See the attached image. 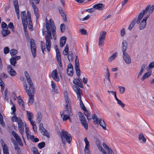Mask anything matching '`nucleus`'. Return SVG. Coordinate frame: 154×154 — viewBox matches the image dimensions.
I'll use <instances>...</instances> for the list:
<instances>
[{
    "label": "nucleus",
    "instance_id": "nucleus-31",
    "mask_svg": "<svg viewBox=\"0 0 154 154\" xmlns=\"http://www.w3.org/2000/svg\"><path fill=\"white\" fill-rule=\"evenodd\" d=\"M27 117L29 121H31L33 117L32 113L28 111H26Z\"/></svg>",
    "mask_w": 154,
    "mask_h": 154
},
{
    "label": "nucleus",
    "instance_id": "nucleus-40",
    "mask_svg": "<svg viewBox=\"0 0 154 154\" xmlns=\"http://www.w3.org/2000/svg\"><path fill=\"white\" fill-rule=\"evenodd\" d=\"M117 56V53L116 52L114 53L112 56L109 57L108 59V61L109 62L112 61Z\"/></svg>",
    "mask_w": 154,
    "mask_h": 154
},
{
    "label": "nucleus",
    "instance_id": "nucleus-22",
    "mask_svg": "<svg viewBox=\"0 0 154 154\" xmlns=\"http://www.w3.org/2000/svg\"><path fill=\"white\" fill-rule=\"evenodd\" d=\"M73 89L76 92L77 95V98L79 97V98L80 97H81L80 89L78 86L75 85L73 87Z\"/></svg>",
    "mask_w": 154,
    "mask_h": 154
},
{
    "label": "nucleus",
    "instance_id": "nucleus-62",
    "mask_svg": "<svg viewBox=\"0 0 154 154\" xmlns=\"http://www.w3.org/2000/svg\"><path fill=\"white\" fill-rule=\"evenodd\" d=\"M65 29V26L63 24H61L60 25V30L62 32H63Z\"/></svg>",
    "mask_w": 154,
    "mask_h": 154
},
{
    "label": "nucleus",
    "instance_id": "nucleus-17",
    "mask_svg": "<svg viewBox=\"0 0 154 154\" xmlns=\"http://www.w3.org/2000/svg\"><path fill=\"white\" fill-rule=\"evenodd\" d=\"M61 117L62 118V119L63 121H66L67 119H70V117L71 116H70L69 113L67 112L66 110L64 111L63 113L61 114Z\"/></svg>",
    "mask_w": 154,
    "mask_h": 154
},
{
    "label": "nucleus",
    "instance_id": "nucleus-39",
    "mask_svg": "<svg viewBox=\"0 0 154 154\" xmlns=\"http://www.w3.org/2000/svg\"><path fill=\"white\" fill-rule=\"evenodd\" d=\"M151 75V73L150 72H148L145 73L142 78V80H144L145 79L149 77Z\"/></svg>",
    "mask_w": 154,
    "mask_h": 154
},
{
    "label": "nucleus",
    "instance_id": "nucleus-20",
    "mask_svg": "<svg viewBox=\"0 0 154 154\" xmlns=\"http://www.w3.org/2000/svg\"><path fill=\"white\" fill-rule=\"evenodd\" d=\"M73 83L81 88H83V86L79 79H74L73 80Z\"/></svg>",
    "mask_w": 154,
    "mask_h": 154
},
{
    "label": "nucleus",
    "instance_id": "nucleus-2",
    "mask_svg": "<svg viewBox=\"0 0 154 154\" xmlns=\"http://www.w3.org/2000/svg\"><path fill=\"white\" fill-rule=\"evenodd\" d=\"M46 24L47 31L44 32L42 30L43 34L45 35V38H52V35L53 38H56V28L53 20L50 19L48 21L46 18Z\"/></svg>",
    "mask_w": 154,
    "mask_h": 154
},
{
    "label": "nucleus",
    "instance_id": "nucleus-18",
    "mask_svg": "<svg viewBox=\"0 0 154 154\" xmlns=\"http://www.w3.org/2000/svg\"><path fill=\"white\" fill-rule=\"evenodd\" d=\"M24 20L22 21V24L23 26V30L24 32L25 35L27 38H29V35L28 34V32L26 30L27 29V23H25Z\"/></svg>",
    "mask_w": 154,
    "mask_h": 154
},
{
    "label": "nucleus",
    "instance_id": "nucleus-58",
    "mask_svg": "<svg viewBox=\"0 0 154 154\" xmlns=\"http://www.w3.org/2000/svg\"><path fill=\"white\" fill-rule=\"evenodd\" d=\"M148 67L150 69L154 68V61L151 62L148 66Z\"/></svg>",
    "mask_w": 154,
    "mask_h": 154
},
{
    "label": "nucleus",
    "instance_id": "nucleus-57",
    "mask_svg": "<svg viewBox=\"0 0 154 154\" xmlns=\"http://www.w3.org/2000/svg\"><path fill=\"white\" fill-rule=\"evenodd\" d=\"M82 125L84 126L86 130H87L88 128V126L86 121L83 122L81 123Z\"/></svg>",
    "mask_w": 154,
    "mask_h": 154
},
{
    "label": "nucleus",
    "instance_id": "nucleus-1",
    "mask_svg": "<svg viewBox=\"0 0 154 154\" xmlns=\"http://www.w3.org/2000/svg\"><path fill=\"white\" fill-rule=\"evenodd\" d=\"M154 8V5L151 6L150 5H149L146 7L145 9L143 10L139 14L136 23L139 24L143 17V16L147 14L146 16L143 17L142 20L140 22L139 25L140 29L142 30L145 28L146 26V21L148 18L150 16L151 14H152Z\"/></svg>",
    "mask_w": 154,
    "mask_h": 154
},
{
    "label": "nucleus",
    "instance_id": "nucleus-5",
    "mask_svg": "<svg viewBox=\"0 0 154 154\" xmlns=\"http://www.w3.org/2000/svg\"><path fill=\"white\" fill-rule=\"evenodd\" d=\"M22 22V21L24 20L25 23H28V20H31L30 14L29 11H27V14L26 15L25 11L21 12V14Z\"/></svg>",
    "mask_w": 154,
    "mask_h": 154
},
{
    "label": "nucleus",
    "instance_id": "nucleus-63",
    "mask_svg": "<svg viewBox=\"0 0 154 154\" xmlns=\"http://www.w3.org/2000/svg\"><path fill=\"white\" fill-rule=\"evenodd\" d=\"M75 69H77L79 68V62L78 60L77 62V61L76 59L75 60Z\"/></svg>",
    "mask_w": 154,
    "mask_h": 154
},
{
    "label": "nucleus",
    "instance_id": "nucleus-28",
    "mask_svg": "<svg viewBox=\"0 0 154 154\" xmlns=\"http://www.w3.org/2000/svg\"><path fill=\"white\" fill-rule=\"evenodd\" d=\"M1 32L3 37H5L9 34L10 32L7 29H3L2 30Z\"/></svg>",
    "mask_w": 154,
    "mask_h": 154
},
{
    "label": "nucleus",
    "instance_id": "nucleus-49",
    "mask_svg": "<svg viewBox=\"0 0 154 154\" xmlns=\"http://www.w3.org/2000/svg\"><path fill=\"white\" fill-rule=\"evenodd\" d=\"M1 28L2 29H8V26L6 23L4 22H2L1 23Z\"/></svg>",
    "mask_w": 154,
    "mask_h": 154
},
{
    "label": "nucleus",
    "instance_id": "nucleus-12",
    "mask_svg": "<svg viewBox=\"0 0 154 154\" xmlns=\"http://www.w3.org/2000/svg\"><path fill=\"white\" fill-rule=\"evenodd\" d=\"M123 58L126 63L130 64L131 63V59L130 56L126 53H123Z\"/></svg>",
    "mask_w": 154,
    "mask_h": 154
},
{
    "label": "nucleus",
    "instance_id": "nucleus-37",
    "mask_svg": "<svg viewBox=\"0 0 154 154\" xmlns=\"http://www.w3.org/2000/svg\"><path fill=\"white\" fill-rule=\"evenodd\" d=\"M37 115V117L36 121L38 123H39L42 120V115L40 112H38Z\"/></svg>",
    "mask_w": 154,
    "mask_h": 154
},
{
    "label": "nucleus",
    "instance_id": "nucleus-10",
    "mask_svg": "<svg viewBox=\"0 0 154 154\" xmlns=\"http://www.w3.org/2000/svg\"><path fill=\"white\" fill-rule=\"evenodd\" d=\"M24 74L26 77L27 81L29 85V87L28 88H32V87H34L33 83L32 82L31 79L29 74L27 71L24 72Z\"/></svg>",
    "mask_w": 154,
    "mask_h": 154
},
{
    "label": "nucleus",
    "instance_id": "nucleus-14",
    "mask_svg": "<svg viewBox=\"0 0 154 154\" xmlns=\"http://www.w3.org/2000/svg\"><path fill=\"white\" fill-rule=\"evenodd\" d=\"M51 77L54 80L57 82H58L60 80L59 77L58 75V73L56 69H55L52 71Z\"/></svg>",
    "mask_w": 154,
    "mask_h": 154
},
{
    "label": "nucleus",
    "instance_id": "nucleus-29",
    "mask_svg": "<svg viewBox=\"0 0 154 154\" xmlns=\"http://www.w3.org/2000/svg\"><path fill=\"white\" fill-rule=\"evenodd\" d=\"M68 59L69 62H71L73 58V54L71 51H69L68 54Z\"/></svg>",
    "mask_w": 154,
    "mask_h": 154
},
{
    "label": "nucleus",
    "instance_id": "nucleus-16",
    "mask_svg": "<svg viewBox=\"0 0 154 154\" xmlns=\"http://www.w3.org/2000/svg\"><path fill=\"white\" fill-rule=\"evenodd\" d=\"M7 70L9 74L12 76H14L17 74L16 71L12 68L10 65H8Z\"/></svg>",
    "mask_w": 154,
    "mask_h": 154
},
{
    "label": "nucleus",
    "instance_id": "nucleus-55",
    "mask_svg": "<svg viewBox=\"0 0 154 154\" xmlns=\"http://www.w3.org/2000/svg\"><path fill=\"white\" fill-rule=\"evenodd\" d=\"M84 141L85 144V147H89L90 146L89 142L87 138L85 137L84 138Z\"/></svg>",
    "mask_w": 154,
    "mask_h": 154
},
{
    "label": "nucleus",
    "instance_id": "nucleus-53",
    "mask_svg": "<svg viewBox=\"0 0 154 154\" xmlns=\"http://www.w3.org/2000/svg\"><path fill=\"white\" fill-rule=\"evenodd\" d=\"M32 150L34 154H40L37 149L35 147L32 148Z\"/></svg>",
    "mask_w": 154,
    "mask_h": 154
},
{
    "label": "nucleus",
    "instance_id": "nucleus-19",
    "mask_svg": "<svg viewBox=\"0 0 154 154\" xmlns=\"http://www.w3.org/2000/svg\"><path fill=\"white\" fill-rule=\"evenodd\" d=\"M51 85L52 87L53 91L54 92V93H57L58 92V87L56 86V84L53 81H51Z\"/></svg>",
    "mask_w": 154,
    "mask_h": 154
},
{
    "label": "nucleus",
    "instance_id": "nucleus-32",
    "mask_svg": "<svg viewBox=\"0 0 154 154\" xmlns=\"http://www.w3.org/2000/svg\"><path fill=\"white\" fill-rule=\"evenodd\" d=\"M3 149L4 154H9L8 148L6 144H4L3 147Z\"/></svg>",
    "mask_w": 154,
    "mask_h": 154
},
{
    "label": "nucleus",
    "instance_id": "nucleus-45",
    "mask_svg": "<svg viewBox=\"0 0 154 154\" xmlns=\"http://www.w3.org/2000/svg\"><path fill=\"white\" fill-rule=\"evenodd\" d=\"M20 119V118H18L16 116V115H14L12 118V121L13 122H19V119Z\"/></svg>",
    "mask_w": 154,
    "mask_h": 154
},
{
    "label": "nucleus",
    "instance_id": "nucleus-59",
    "mask_svg": "<svg viewBox=\"0 0 154 154\" xmlns=\"http://www.w3.org/2000/svg\"><path fill=\"white\" fill-rule=\"evenodd\" d=\"M9 52V49L8 47H5L4 48V52L5 54L8 53Z\"/></svg>",
    "mask_w": 154,
    "mask_h": 154
},
{
    "label": "nucleus",
    "instance_id": "nucleus-21",
    "mask_svg": "<svg viewBox=\"0 0 154 154\" xmlns=\"http://www.w3.org/2000/svg\"><path fill=\"white\" fill-rule=\"evenodd\" d=\"M122 50L123 53L125 52L127 48V42L125 40H123L122 43Z\"/></svg>",
    "mask_w": 154,
    "mask_h": 154
},
{
    "label": "nucleus",
    "instance_id": "nucleus-24",
    "mask_svg": "<svg viewBox=\"0 0 154 154\" xmlns=\"http://www.w3.org/2000/svg\"><path fill=\"white\" fill-rule=\"evenodd\" d=\"M78 115L79 120L80 121L81 123L83 122L86 121L85 117L82 112H79L78 113Z\"/></svg>",
    "mask_w": 154,
    "mask_h": 154
},
{
    "label": "nucleus",
    "instance_id": "nucleus-60",
    "mask_svg": "<svg viewBox=\"0 0 154 154\" xmlns=\"http://www.w3.org/2000/svg\"><path fill=\"white\" fill-rule=\"evenodd\" d=\"M31 5L34 11H38V8L34 3H33Z\"/></svg>",
    "mask_w": 154,
    "mask_h": 154
},
{
    "label": "nucleus",
    "instance_id": "nucleus-42",
    "mask_svg": "<svg viewBox=\"0 0 154 154\" xmlns=\"http://www.w3.org/2000/svg\"><path fill=\"white\" fill-rule=\"evenodd\" d=\"M106 32L103 31L101 32L100 34V36L99 38H104L105 37Z\"/></svg>",
    "mask_w": 154,
    "mask_h": 154
},
{
    "label": "nucleus",
    "instance_id": "nucleus-23",
    "mask_svg": "<svg viewBox=\"0 0 154 154\" xmlns=\"http://www.w3.org/2000/svg\"><path fill=\"white\" fill-rule=\"evenodd\" d=\"M104 6L102 4H97L94 5L93 6V8L99 10H101L103 8Z\"/></svg>",
    "mask_w": 154,
    "mask_h": 154
},
{
    "label": "nucleus",
    "instance_id": "nucleus-34",
    "mask_svg": "<svg viewBox=\"0 0 154 154\" xmlns=\"http://www.w3.org/2000/svg\"><path fill=\"white\" fill-rule=\"evenodd\" d=\"M56 57L57 60H61V56L60 54V52H59V51L58 49V48L57 47V49H56Z\"/></svg>",
    "mask_w": 154,
    "mask_h": 154
},
{
    "label": "nucleus",
    "instance_id": "nucleus-46",
    "mask_svg": "<svg viewBox=\"0 0 154 154\" xmlns=\"http://www.w3.org/2000/svg\"><path fill=\"white\" fill-rule=\"evenodd\" d=\"M104 40L105 39H99L98 44L100 47H102L104 45Z\"/></svg>",
    "mask_w": 154,
    "mask_h": 154
},
{
    "label": "nucleus",
    "instance_id": "nucleus-51",
    "mask_svg": "<svg viewBox=\"0 0 154 154\" xmlns=\"http://www.w3.org/2000/svg\"><path fill=\"white\" fill-rule=\"evenodd\" d=\"M17 53V51L15 49H12L11 50L10 54L11 56H14Z\"/></svg>",
    "mask_w": 154,
    "mask_h": 154
},
{
    "label": "nucleus",
    "instance_id": "nucleus-48",
    "mask_svg": "<svg viewBox=\"0 0 154 154\" xmlns=\"http://www.w3.org/2000/svg\"><path fill=\"white\" fill-rule=\"evenodd\" d=\"M119 92L121 94H122L125 92V89L124 87L119 86Z\"/></svg>",
    "mask_w": 154,
    "mask_h": 154
},
{
    "label": "nucleus",
    "instance_id": "nucleus-25",
    "mask_svg": "<svg viewBox=\"0 0 154 154\" xmlns=\"http://www.w3.org/2000/svg\"><path fill=\"white\" fill-rule=\"evenodd\" d=\"M46 47L48 51H49L51 49V42L50 39H46Z\"/></svg>",
    "mask_w": 154,
    "mask_h": 154
},
{
    "label": "nucleus",
    "instance_id": "nucleus-3",
    "mask_svg": "<svg viewBox=\"0 0 154 154\" xmlns=\"http://www.w3.org/2000/svg\"><path fill=\"white\" fill-rule=\"evenodd\" d=\"M24 88L29 97L28 104L29 105L32 104L34 101V94L35 93V88L34 87L32 88H28V86L26 85L25 86L24 85Z\"/></svg>",
    "mask_w": 154,
    "mask_h": 154
},
{
    "label": "nucleus",
    "instance_id": "nucleus-13",
    "mask_svg": "<svg viewBox=\"0 0 154 154\" xmlns=\"http://www.w3.org/2000/svg\"><path fill=\"white\" fill-rule=\"evenodd\" d=\"M66 71L68 75L70 76H72L73 75V66L72 64L69 63L68 64L66 69Z\"/></svg>",
    "mask_w": 154,
    "mask_h": 154
},
{
    "label": "nucleus",
    "instance_id": "nucleus-27",
    "mask_svg": "<svg viewBox=\"0 0 154 154\" xmlns=\"http://www.w3.org/2000/svg\"><path fill=\"white\" fill-rule=\"evenodd\" d=\"M136 20L137 18H135L132 20L128 27V29L131 30L132 29V28L134 26L135 24V21H136Z\"/></svg>",
    "mask_w": 154,
    "mask_h": 154
},
{
    "label": "nucleus",
    "instance_id": "nucleus-9",
    "mask_svg": "<svg viewBox=\"0 0 154 154\" xmlns=\"http://www.w3.org/2000/svg\"><path fill=\"white\" fill-rule=\"evenodd\" d=\"M18 124V128L19 132L22 135H23L24 133V124L22 121V120L21 119H19V122H17ZM23 137V136H22Z\"/></svg>",
    "mask_w": 154,
    "mask_h": 154
},
{
    "label": "nucleus",
    "instance_id": "nucleus-38",
    "mask_svg": "<svg viewBox=\"0 0 154 154\" xmlns=\"http://www.w3.org/2000/svg\"><path fill=\"white\" fill-rule=\"evenodd\" d=\"M20 107L23 110H25V105L23 101L21 99L18 101Z\"/></svg>",
    "mask_w": 154,
    "mask_h": 154
},
{
    "label": "nucleus",
    "instance_id": "nucleus-15",
    "mask_svg": "<svg viewBox=\"0 0 154 154\" xmlns=\"http://www.w3.org/2000/svg\"><path fill=\"white\" fill-rule=\"evenodd\" d=\"M20 58V56L12 57L10 60L11 64L14 66H15L17 63V60H19Z\"/></svg>",
    "mask_w": 154,
    "mask_h": 154
},
{
    "label": "nucleus",
    "instance_id": "nucleus-4",
    "mask_svg": "<svg viewBox=\"0 0 154 154\" xmlns=\"http://www.w3.org/2000/svg\"><path fill=\"white\" fill-rule=\"evenodd\" d=\"M60 136L62 143L65 144L67 141L70 143L72 140V137L71 135L67 132L62 130L60 133Z\"/></svg>",
    "mask_w": 154,
    "mask_h": 154
},
{
    "label": "nucleus",
    "instance_id": "nucleus-33",
    "mask_svg": "<svg viewBox=\"0 0 154 154\" xmlns=\"http://www.w3.org/2000/svg\"><path fill=\"white\" fill-rule=\"evenodd\" d=\"M80 98L79 97H78V99L80 101V105L81 108L82 109V110H83L84 111H85V110H86V108L85 107L84 104L83 103L81 99V97H80Z\"/></svg>",
    "mask_w": 154,
    "mask_h": 154
},
{
    "label": "nucleus",
    "instance_id": "nucleus-64",
    "mask_svg": "<svg viewBox=\"0 0 154 154\" xmlns=\"http://www.w3.org/2000/svg\"><path fill=\"white\" fill-rule=\"evenodd\" d=\"M80 32L81 34L83 35H85L87 33L86 30L83 29H80Z\"/></svg>",
    "mask_w": 154,
    "mask_h": 154
},
{
    "label": "nucleus",
    "instance_id": "nucleus-30",
    "mask_svg": "<svg viewBox=\"0 0 154 154\" xmlns=\"http://www.w3.org/2000/svg\"><path fill=\"white\" fill-rule=\"evenodd\" d=\"M139 139L141 140L140 142L145 143L146 141V139L144 137L142 133H141L139 135Z\"/></svg>",
    "mask_w": 154,
    "mask_h": 154
},
{
    "label": "nucleus",
    "instance_id": "nucleus-7",
    "mask_svg": "<svg viewBox=\"0 0 154 154\" xmlns=\"http://www.w3.org/2000/svg\"><path fill=\"white\" fill-rule=\"evenodd\" d=\"M65 100L66 102V110L67 112L69 113L70 116H72V112L71 108L70 102L68 100V97L66 96L65 97Z\"/></svg>",
    "mask_w": 154,
    "mask_h": 154
},
{
    "label": "nucleus",
    "instance_id": "nucleus-56",
    "mask_svg": "<svg viewBox=\"0 0 154 154\" xmlns=\"http://www.w3.org/2000/svg\"><path fill=\"white\" fill-rule=\"evenodd\" d=\"M84 141L85 144V147H89L90 146L89 142L87 138L85 137L84 138Z\"/></svg>",
    "mask_w": 154,
    "mask_h": 154
},
{
    "label": "nucleus",
    "instance_id": "nucleus-61",
    "mask_svg": "<svg viewBox=\"0 0 154 154\" xmlns=\"http://www.w3.org/2000/svg\"><path fill=\"white\" fill-rule=\"evenodd\" d=\"M117 103L119 104L120 105H121L122 107L123 108L125 106V105L120 100H119L117 101Z\"/></svg>",
    "mask_w": 154,
    "mask_h": 154
},
{
    "label": "nucleus",
    "instance_id": "nucleus-35",
    "mask_svg": "<svg viewBox=\"0 0 154 154\" xmlns=\"http://www.w3.org/2000/svg\"><path fill=\"white\" fill-rule=\"evenodd\" d=\"M27 25H28V27L30 31H32L33 30L31 20H28V23L27 24Z\"/></svg>",
    "mask_w": 154,
    "mask_h": 154
},
{
    "label": "nucleus",
    "instance_id": "nucleus-6",
    "mask_svg": "<svg viewBox=\"0 0 154 154\" xmlns=\"http://www.w3.org/2000/svg\"><path fill=\"white\" fill-rule=\"evenodd\" d=\"M30 43L32 53L33 57L35 58L36 56V46L34 39H31Z\"/></svg>",
    "mask_w": 154,
    "mask_h": 154
},
{
    "label": "nucleus",
    "instance_id": "nucleus-47",
    "mask_svg": "<svg viewBox=\"0 0 154 154\" xmlns=\"http://www.w3.org/2000/svg\"><path fill=\"white\" fill-rule=\"evenodd\" d=\"M45 143L44 142H42L38 144V146L40 149H41L45 147Z\"/></svg>",
    "mask_w": 154,
    "mask_h": 154
},
{
    "label": "nucleus",
    "instance_id": "nucleus-43",
    "mask_svg": "<svg viewBox=\"0 0 154 154\" xmlns=\"http://www.w3.org/2000/svg\"><path fill=\"white\" fill-rule=\"evenodd\" d=\"M8 28H9L10 29H11L12 31L14 32L15 31L14 27L12 22H10L8 24Z\"/></svg>",
    "mask_w": 154,
    "mask_h": 154
},
{
    "label": "nucleus",
    "instance_id": "nucleus-26",
    "mask_svg": "<svg viewBox=\"0 0 154 154\" xmlns=\"http://www.w3.org/2000/svg\"><path fill=\"white\" fill-rule=\"evenodd\" d=\"M98 123L104 130L106 129V125L104 120L102 119H100L98 121Z\"/></svg>",
    "mask_w": 154,
    "mask_h": 154
},
{
    "label": "nucleus",
    "instance_id": "nucleus-41",
    "mask_svg": "<svg viewBox=\"0 0 154 154\" xmlns=\"http://www.w3.org/2000/svg\"><path fill=\"white\" fill-rule=\"evenodd\" d=\"M66 39H60V46L61 47H62L65 44L66 41Z\"/></svg>",
    "mask_w": 154,
    "mask_h": 154
},
{
    "label": "nucleus",
    "instance_id": "nucleus-44",
    "mask_svg": "<svg viewBox=\"0 0 154 154\" xmlns=\"http://www.w3.org/2000/svg\"><path fill=\"white\" fill-rule=\"evenodd\" d=\"M105 66L106 68V72H107V74H106V76L107 77V79H108V81L110 82V74L109 71V70L107 66Z\"/></svg>",
    "mask_w": 154,
    "mask_h": 154
},
{
    "label": "nucleus",
    "instance_id": "nucleus-52",
    "mask_svg": "<svg viewBox=\"0 0 154 154\" xmlns=\"http://www.w3.org/2000/svg\"><path fill=\"white\" fill-rule=\"evenodd\" d=\"M93 119L94 120V122H96L97 124H98V118L97 116L94 114L92 116Z\"/></svg>",
    "mask_w": 154,
    "mask_h": 154
},
{
    "label": "nucleus",
    "instance_id": "nucleus-11",
    "mask_svg": "<svg viewBox=\"0 0 154 154\" xmlns=\"http://www.w3.org/2000/svg\"><path fill=\"white\" fill-rule=\"evenodd\" d=\"M13 4L15 9L17 19H19L20 16L18 0H14Z\"/></svg>",
    "mask_w": 154,
    "mask_h": 154
},
{
    "label": "nucleus",
    "instance_id": "nucleus-36",
    "mask_svg": "<svg viewBox=\"0 0 154 154\" xmlns=\"http://www.w3.org/2000/svg\"><path fill=\"white\" fill-rule=\"evenodd\" d=\"M11 133L14 138L15 139L16 141L20 139L18 134L14 131H12L11 132Z\"/></svg>",
    "mask_w": 154,
    "mask_h": 154
},
{
    "label": "nucleus",
    "instance_id": "nucleus-54",
    "mask_svg": "<svg viewBox=\"0 0 154 154\" xmlns=\"http://www.w3.org/2000/svg\"><path fill=\"white\" fill-rule=\"evenodd\" d=\"M11 109L12 110V112H11V114H15V112L16 111V108L15 106V104H13L12 106L11 107Z\"/></svg>",
    "mask_w": 154,
    "mask_h": 154
},
{
    "label": "nucleus",
    "instance_id": "nucleus-8",
    "mask_svg": "<svg viewBox=\"0 0 154 154\" xmlns=\"http://www.w3.org/2000/svg\"><path fill=\"white\" fill-rule=\"evenodd\" d=\"M39 127V130L40 131L41 133L42 134L47 137L49 138L50 137V135L49 132L43 127V124L42 123H40Z\"/></svg>",
    "mask_w": 154,
    "mask_h": 154
},
{
    "label": "nucleus",
    "instance_id": "nucleus-50",
    "mask_svg": "<svg viewBox=\"0 0 154 154\" xmlns=\"http://www.w3.org/2000/svg\"><path fill=\"white\" fill-rule=\"evenodd\" d=\"M41 46L42 52L43 54H44V51H45L46 48H45V45L43 43L42 41L41 42Z\"/></svg>",
    "mask_w": 154,
    "mask_h": 154
}]
</instances>
